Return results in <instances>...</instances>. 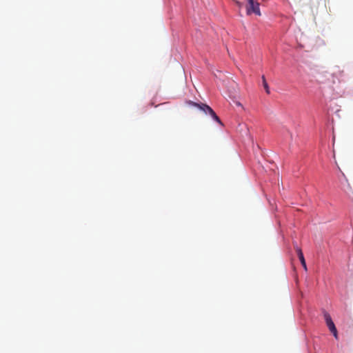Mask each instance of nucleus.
I'll list each match as a JSON object with an SVG mask.
<instances>
[{
    "instance_id": "f257e3e1",
    "label": "nucleus",
    "mask_w": 353,
    "mask_h": 353,
    "mask_svg": "<svg viewBox=\"0 0 353 353\" xmlns=\"http://www.w3.org/2000/svg\"><path fill=\"white\" fill-rule=\"evenodd\" d=\"M188 103L200 108L206 114H209L214 120H215L216 122L222 125V123L219 117L216 114L214 111L209 105L204 103H197L191 101H189Z\"/></svg>"
},
{
    "instance_id": "f03ea898",
    "label": "nucleus",
    "mask_w": 353,
    "mask_h": 353,
    "mask_svg": "<svg viewBox=\"0 0 353 353\" xmlns=\"http://www.w3.org/2000/svg\"><path fill=\"white\" fill-rule=\"evenodd\" d=\"M248 5L246 6V13L248 15L255 14L257 16H261L259 3L254 0H246Z\"/></svg>"
},
{
    "instance_id": "7ed1b4c3",
    "label": "nucleus",
    "mask_w": 353,
    "mask_h": 353,
    "mask_svg": "<svg viewBox=\"0 0 353 353\" xmlns=\"http://www.w3.org/2000/svg\"><path fill=\"white\" fill-rule=\"evenodd\" d=\"M324 318H325V323H326V325H327L328 329L333 334L334 338L336 339H338L337 330L335 327V325H334L333 321L332 320L330 315L327 312H325Z\"/></svg>"
},
{
    "instance_id": "20e7f679",
    "label": "nucleus",
    "mask_w": 353,
    "mask_h": 353,
    "mask_svg": "<svg viewBox=\"0 0 353 353\" xmlns=\"http://www.w3.org/2000/svg\"><path fill=\"white\" fill-rule=\"evenodd\" d=\"M294 247L297 253L298 257L301 263V265H303V268L306 270V263L301 249L298 246L297 243H294Z\"/></svg>"
},
{
    "instance_id": "39448f33",
    "label": "nucleus",
    "mask_w": 353,
    "mask_h": 353,
    "mask_svg": "<svg viewBox=\"0 0 353 353\" xmlns=\"http://www.w3.org/2000/svg\"><path fill=\"white\" fill-rule=\"evenodd\" d=\"M262 80H263V88H268V83L265 79V77L263 76L262 77Z\"/></svg>"
},
{
    "instance_id": "423d86ee",
    "label": "nucleus",
    "mask_w": 353,
    "mask_h": 353,
    "mask_svg": "<svg viewBox=\"0 0 353 353\" xmlns=\"http://www.w3.org/2000/svg\"><path fill=\"white\" fill-rule=\"evenodd\" d=\"M236 4L238 5L239 7H241L242 6V3L239 1H236Z\"/></svg>"
},
{
    "instance_id": "0eeeda50",
    "label": "nucleus",
    "mask_w": 353,
    "mask_h": 353,
    "mask_svg": "<svg viewBox=\"0 0 353 353\" xmlns=\"http://www.w3.org/2000/svg\"><path fill=\"white\" fill-rule=\"evenodd\" d=\"M236 104L237 105H239V106L241 105V104L239 102H238V101H236Z\"/></svg>"
},
{
    "instance_id": "6e6552de",
    "label": "nucleus",
    "mask_w": 353,
    "mask_h": 353,
    "mask_svg": "<svg viewBox=\"0 0 353 353\" xmlns=\"http://www.w3.org/2000/svg\"><path fill=\"white\" fill-rule=\"evenodd\" d=\"M266 92H267V94H270V90H269V89H267V90H266Z\"/></svg>"
}]
</instances>
